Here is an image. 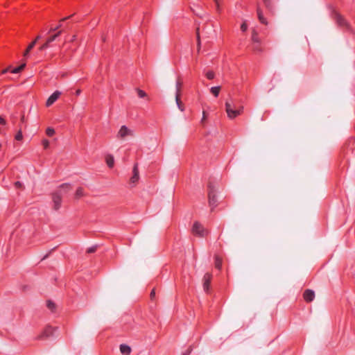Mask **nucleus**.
Instances as JSON below:
<instances>
[{
  "label": "nucleus",
  "mask_w": 355,
  "mask_h": 355,
  "mask_svg": "<svg viewBox=\"0 0 355 355\" xmlns=\"http://www.w3.org/2000/svg\"><path fill=\"white\" fill-rule=\"evenodd\" d=\"M71 190V184L64 183L61 184L59 189L52 193V200L55 210H58L61 207L62 196Z\"/></svg>",
  "instance_id": "nucleus-1"
},
{
  "label": "nucleus",
  "mask_w": 355,
  "mask_h": 355,
  "mask_svg": "<svg viewBox=\"0 0 355 355\" xmlns=\"http://www.w3.org/2000/svg\"><path fill=\"white\" fill-rule=\"evenodd\" d=\"M225 110L228 117L232 119L242 114L243 107L242 105H238L231 100V101H227L225 103Z\"/></svg>",
  "instance_id": "nucleus-2"
},
{
  "label": "nucleus",
  "mask_w": 355,
  "mask_h": 355,
  "mask_svg": "<svg viewBox=\"0 0 355 355\" xmlns=\"http://www.w3.org/2000/svg\"><path fill=\"white\" fill-rule=\"evenodd\" d=\"M207 189L209 205L211 207V210H213L217 206L216 188L215 186L211 182H209Z\"/></svg>",
  "instance_id": "nucleus-3"
},
{
  "label": "nucleus",
  "mask_w": 355,
  "mask_h": 355,
  "mask_svg": "<svg viewBox=\"0 0 355 355\" xmlns=\"http://www.w3.org/2000/svg\"><path fill=\"white\" fill-rule=\"evenodd\" d=\"M192 232L193 234L204 237L208 234V231L203 227L199 222H195L193 225Z\"/></svg>",
  "instance_id": "nucleus-4"
},
{
  "label": "nucleus",
  "mask_w": 355,
  "mask_h": 355,
  "mask_svg": "<svg viewBox=\"0 0 355 355\" xmlns=\"http://www.w3.org/2000/svg\"><path fill=\"white\" fill-rule=\"evenodd\" d=\"M334 18L338 26L346 29L349 28L347 21L339 13L335 12L334 15Z\"/></svg>",
  "instance_id": "nucleus-5"
},
{
  "label": "nucleus",
  "mask_w": 355,
  "mask_h": 355,
  "mask_svg": "<svg viewBox=\"0 0 355 355\" xmlns=\"http://www.w3.org/2000/svg\"><path fill=\"white\" fill-rule=\"evenodd\" d=\"M133 131L129 129L126 125H122L117 133V137L123 139L127 136H133Z\"/></svg>",
  "instance_id": "nucleus-6"
},
{
  "label": "nucleus",
  "mask_w": 355,
  "mask_h": 355,
  "mask_svg": "<svg viewBox=\"0 0 355 355\" xmlns=\"http://www.w3.org/2000/svg\"><path fill=\"white\" fill-rule=\"evenodd\" d=\"M55 329L51 327H46L41 334L37 336L38 340L46 339L53 335Z\"/></svg>",
  "instance_id": "nucleus-7"
},
{
  "label": "nucleus",
  "mask_w": 355,
  "mask_h": 355,
  "mask_svg": "<svg viewBox=\"0 0 355 355\" xmlns=\"http://www.w3.org/2000/svg\"><path fill=\"white\" fill-rule=\"evenodd\" d=\"M139 169L138 164H135L133 166L132 169V176L130 178V182L132 184H135L139 180Z\"/></svg>",
  "instance_id": "nucleus-8"
},
{
  "label": "nucleus",
  "mask_w": 355,
  "mask_h": 355,
  "mask_svg": "<svg viewBox=\"0 0 355 355\" xmlns=\"http://www.w3.org/2000/svg\"><path fill=\"white\" fill-rule=\"evenodd\" d=\"M61 95V92L59 91L54 92L47 99L46 105L47 107L51 106L52 104H53L57 99L60 97Z\"/></svg>",
  "instance_id": "nucleus-9"
},
{
  "label": "nucleus",
  "mask_w": 355,
  "mask_h": 355,
  "mask_svg": "<svg viewBox=\"0 0 355 355\" xmlns=\"http://www.w3.org/2000/svg\"><path fill=\"white\" fill-rule=\"evenodd\" d=\"M212 279V275L211 273L207 272L205 274L202 279V285L203 288H209L210 282Z\"/></svg>",
  "instance_id": "nucleus-10"
},
{
  "label": "nucleus",
  "mask_w": 355,
  "mask_h": 355,
  "mask_svg": "<svg viewBox=\"0 0 355 355\" xmlns=\"http://www.w3.org/2000/svg\"><path fill=\"white\" fill-rule=\"evenodd\" d=\"M303 297L307 302H311L315 297V293L313 290H305L303 293Z\"/></svg>",
  "instance_id": "nucleus-11"
},
{
  "label": "nucleus",
  "mask_w": 355,
  "mask_h": 355,
  "mask_svg": "<svg viewBox=\"0 0 355 355\" xmlns=\"http://www.w3.org/2000/svg\"><path fill=\"white\" fill-rule=\"evenodd\" d=\"M257 17H258L259 21L264 25H267L268 24L267 19L263 16V11L261 10V9L260 8L259 6H258L257 8Z\"/></svg>",
  "instance_id": "nucleus-12"
},
{
  "label": "nucleus",
  "mask_w": 355,
  "mask_h": 355,
  "mask_svg": "<svg viewBox=\"0 0 355 355\" xmlns=\"http://www.w3.org/2000/svg\"><path fill=\"white\" fill-rule=\"evenodd\" d=\"M119 349L123 355H130L132 351L130 347L125 344H121L119 346Z\"/></svg>",
  "instance_id": "nucleus-13"
},
{
  "label": "nucleus",
  "mask_w": 355,
  "mask_h": 355,
  "mask_svg": "<svg viewBox=\"0 0 355 355\" xmlns=\"http://www.w3.org/2000/svg\"><path fill=\"white\" fill-rule=\"evenodd\" d=\"M222 263H223V261H222V259L218 256V255H216L215 256V268L219 270H221L222 268Z\"/></svg>",
  "instance_id": "nucleus-14"
},
{
  "label": "nucleus",
  "mask_w": 355,
  "mask_h": 355,
  "mask_svg": "<svg viewBox=\"0 0 355 355\" xmlns=\"http://www.w3.org/2000/svg\"><path fill=\"white\" fill-rule=\"evenodd\" d=\"M252 50L255 53H261V52H262L263 49H262V47H261V42L252 43Z\"/></svg>",
  "instance_id": "nucleus-15"
},
{
  "label": "nucleus",
  "mask_w": 355,
  "mask_h": 355,
  "mask_svg": "<svg viewBox=\"0 0 355 355\" xmlns=\"http://www.w3.org/2000/svg\"><path fill=\"white\" fill-rule=\"evenodd\" d=\"M175 101H176V104H177L178 108L181 111H184V105L182 104V101L180 100V94H175Z\"/></svg>",
  "instance_id": "nucleus-16"
},
{
  "label": "nucleus",
  "mask_w": 355,
  "mask_h": 355,
  "mask_svg": "<svg viewBox=\"0 0 355 355\" xmlns=\"http://www.w3.org/2000/svg\"><path fill=\"white\" fill-rule=\"evenodd\" d=\"M106 163H107V166H109V168H112L114 166V157L111 155H108L106 157Z\"/></svg>",
  "instance_id": "nucleus-17"
},
{
  "label": "nucleus",
  "mask_w": 355,
  "mask_h": 355,
  "mask_svg": "<svg viewBox=\"0 0 355 355\" xmlns=\"http://www.w3.org/2000/svg\"><path fill=\"white\" fill-rule=\"evenodd\" d=\"M263 2L270 12L273 11L274 6L271 0H263Z\"/></svg>",
  "instance_id": "nucleus-18"
},
{
  "label": "nucleus",
  "mask_w": 355,
  "mask_h": 355,
  "mask_svg": "<svg viewBox=\"0 0 355 355\" xmlns=\"http://www.w3.org/2000/svg\"><path fill=\"white\" fill-rule=\"evenodd\" d=\"M251 40H252V43L261 42V40L259 37L258 33H257V31L254 29L252 32Z\"/></svg>",
  "instance_id": "nucleus-19"
},
{
  "label": "nucleus",
  "mask_w": 355,
  "mask_h": 355,
  "mask_svg": "<svg viewBox=\"0 0 355 355\" xmlns=\"http://www.w3.org/2000/svg\"><path fill=\"white\" fill-rule=\"evenodd\" d=\"M85 196V193H84V190L82 187H78L76 191V193H75V198L76 199H79L81 197L84 196Z\"/></svg>",
  "instance_id": "nucleus-20"
},
{
  "label": "nucleus",
  "mask_w": 355,
  "mask_h": 355,
  "mask_svg": "<svg viewBox=\"0 0 355 355\" xmlns=\"http://www.w3.org/2000/svg\"><path fill=\"white\" fill-rule=\"evenodd\" d=\"M220 91V86L212 87L210 89V92H211V94H212L215 97H218V96Z\"/></svg>",
  "instance_id": "nucleus-21"
},
{
  "label": "nucleus",
  "mask_w": 355,
  "mask_h": 355,
  "mask_svg": "<svg viewBox=\"0 0 355 355\" xmlns=\"http://www.w3.org/2000/svg\"><path fill=\"white\" fill-rule=\"evenodd\" d=\"M182 87V82L180 78H178L176 81V93H175V94L180 95Z\"/></svg>",
  "instance_id": "nucleus-22"
},
{
  "label": "nucleus",
  "mask_w": 355,
  "mask_h": 355,
  "mask_svg": "<svg viewBox=\"0 0 355 355\" xmlns=\"http://www.w3.org/2000/svg\"><path fill=\"white\" fill-rule=\"evenodd\" d=\"M71 17V16H69V17H64V18L60 20V22L59 25H58L57 26H55V27H54V28H50V30H49V33L55 32V31H58V29L62 26V24H61V22H62V21H65V20H67V19H69Z\"/></svg>",
  "instance_id": "nucleus-23"
},
{
  "label": "nucleus",
  "mask_w": 355,
  "mask_h": 355,
  "mask_svg": "<svg viewBox=\"0 0 355 355\" xmlns=\"http://www.w3.org/2000/svg\"><path fill=\"white\" fill-rule=\"evenodd\" d=\"M36 44V40L33 41L27 47L26 51L24 52V55L27 56V55L29 53V52L33 49Z\"/></svg>",
  "instance_id": "nucleus-24"
},
{
  "label": "nucleus",
  "mask_w": 355,
  "mask_h": 355,
  "mask_svg": "<svg viewBox=\"0 0 355 355\" xmlns=\"http://www.w3.org/2000/svg\"><path fill=\"white\" fill-rule=\"evenodd\" d=\"M62 33V31H58V33H56L55 34H54L53 35L49 37L47 40H46V42L50 44L52 42H53Z\"/></svg>",
  "instance_id": "nucleus-25"
},
{
  "label": "nucleus",
  "mask_w": 355,
  "mask_h": 355,
  "mask_svg": "<svg viewBox=\"0 0 355 355\" xmlns=\"http://www.w3.org/2000/svg\"><path fill=\"white\" fill-rule=\"evenodd\" d=\"M26 64H21L20 66L17 67H15L13 69H12L10 71L11 73H19L21 70H23V69L25 67Z\"/></svg>",
  "instance_id": "nucleus-26"
},
{
  "label": "nucleus",
  "mask_w": 355,
  "mask_h": 355,
  "mask_svg": "<svg viewBox=\"0 0 355 355\" xmlns=\"http://www.w3.org/2000/svg\"><path fill=\"white\" fill-rule=\"evenodd\" d=\"M46 306L47 307L52 311H53L55 309V304L51 301V300H47L46 302Z\"/></svg>",
  "instance_id": "nucleus-27"
},
{
  "label": "nucleus",
  "mask_w": 355,
  "mask_h": 355,
  "mask_svg": "<svg viewBox=\"0 0 355 355\" xmlns=\"http://www.w3.org/2000/svg\"><path fill=\"white\" fill-rule=\"evenodd\" d=\"M205 76L207 79L209 80H212L214 78V76H215V74H214V72L212 71H208L206 73H205Z\"/></svg>",
  "instance_id": "nucleus-28"
},
{
  "label": "nucleus",
  "mask_w": 355,
  "mask_h": 355,
  "mask_svg": "<svg viewBox=\"0 0 355 355\" xmlns=\"http://www.w3.org/2000/svg\"><path fill=\"white\" fill-rule=\"evenodd\" d=\"M46 134L49 136V137H52L54 134H55V130L53 128H46Z\"/></svg>",
  "instance_id": "nucleus-29"
},
{
  "label": "nucleus",
  "mask_w": 355,
  "mask_h": 355,
  "mask_svg": "<svg viewBox=\"0 0 355 355\" xmlns=\"http://www.w3.org/2000/svg\"><path fill=\"white\" fill-rule=\"evenodd\" d=\"M137 94L139 98H144L146 96V93L141 89H137Z\"/></svg>",
  "instance_id": "nucleus-30"
},
{
  "label": "nucleus",
  "mask_w": 355,
  "mask_h": 355,
  "mask_svg": "<svg viewBox=\"0 0 355 355\" xmlns=\"http://www.w3.org/2000/svg\"><path fill=\"white\" fill-rule=\"evenodd\" d=\"M23 138L22 132L19 130L18 132L15 135V139L17 141H21Z\"/></svg>",
  "instance_id": "nucleus-31"
},
{
  "label": "nucleus",
  "mask_w": 355,
  "mask_h": 355,
  "mask_svg": "<svg viewBox=\"0 0 355 355\" xmlns=\"http://www.w3.org/2000/svg\"><path fill=\"white\" fill-rule=\"evenodd\" d=\"M196 36H197L198 47V49H200V39L199 28H197Z\"/></svg>",
  "instance_id": "nucleus-32"
},
{
  "label": "nucleus",
  "mask_w": 355,
  "mask_h": 355,
  "mask_svg": "<svg viewBox=\"0 0 355 355\" xmlns=\"http://www.w3.org/2000/svg\"><path fill=\"white\" fill-rule=\"evenodd\" d=\"M248 29V24H246L245 21H244L241 25V30L243 31V32H245Z\"/></svg>",
  "instance_id": "nucleus-33"
},
{
  "label": "nucleus",
  "mask_w": 355,
  "mask_h": 355,
  "mask_svg": "<svg viewBox=\"0 0 355 355\" xmlns=\"http://www.w3.org/2000/svg\"><path fill=\"white\" fill-rule=\"evenodd\" d=\"M42 145L45 149L49 148V141L47 139L42 140Z\"/></svg>",
  "instance_id": "nucleus-34"
},
{
  "label": "nucleus",
  "mask_w": 355,
  "mask_h": 355,
  "mask_svg": "<svg viewBox=\"0 0 355 355\" xmlns=\"http://www.w3.org/2000/svg\"><path fill=\"white\" fill-rule=\"evenodd\" d=\"M49 46V44L46 41V42L40 46V50L43 51L44 49H47Z\"/></svg>",
  "instance_id": "nucleus-35"
},
{
  "label": "nucleus",
  "mask_w": 355,
  "mask_h": 355,
  "mask_svg": "<svg viewBox=\"0 0 355 355\" xmlns=\"http://www.w3.org/2000/svg\"><path fill=\"white\" fill-rule=\"evenodd\" d=\"M96 250V246H92L87 250V253H93Z\"/></svg>",
  "instance_id": "nucleus-36"
},
{
  "label": "nucleus",
  "mask_w": 355,
  "mask_h": 355,
  "mask_svg": "<svg viewBox=\"0 0 355 355\" xmlns=\"http://www.w3.org/2000/svg\"><path fill=\"white\" fill-rule=\"evenodd\" d=\"M207 119V114H206V112L205 111H203L202 112V118L201 119V123L203 124L205 123V121Z\"/></svg>",
  "instance_id": "nucleus-37"
},
{
  "label": "nucleus",
  "mask_w": 355,
  "mask_h": 355,
  "mask_svg": "<svg viewBox=\"0 0 355 355\" xmlns=\"http://www.w3.org/2000/svg\"><path fill=\"white\" fill-rule=\"evenodd\" d=\"M6 123V121L5 119L3 116H0V124L5 125Z\"/></svg>",
  "instance_id": "nucleus-38"
},
{
  "label": "nucleus",
  "mask_w": 355,
  "mask_h": 355,
  "mask_svg": "<svg viewBox=\"0 0 355 355\" xmlns=\"http://www.w3.org/2000/svg\"><path fill=\"white\" fill-rule=\"evenodd\" d=\"M191 347H189L185 352L182 354V355H189L190 353L191 352Z\"/></svg>",
  "instance_id": "nucleus-39"
},
{
  "label": "nucleus",
  "mask_w": 355,
  "mask_h": 355,
  "mask_svg": "<svg viewBox=\"0 0 355 355\" xmlns=\"http://www.w3.org/2000/svg\"><path fill=\"white\" fill-rule=\"evenodd\" d=\"M155 296V290H152V291L150 292V297L151 300H153Z\"/></svg>",
  "instance_id": "nucleus-40"
},
{
  "label": "nucleus",
  "mask_w": 355,
  "mask_h": 355,
  "mask_svg": "<svg viewBox=\"0 0 355 355\" xmlns=\"http://www.w3.org/2000/svg\"><path fill=\"white\" fill-rule=\"evenodd\" d=\"M15 185L16 187L19 188L22 186V184L20 182L17 181L15 183Z\"/></svg>",
  "instance_id": "nucleus-41"
},
{
  "label": "nucleus",
  "mask_w": 355,
  "mask_h": 355,
  "mask_svg": "<svg viewBox=\"0 0 355 355\" xmlns=\"http://www.w3.org/2000/svg\"><path fill=\"white\" fill-rule=\"evenodd\" d=\"M8 71H10V68H9V67H8V68L4 69L3 70H2L1 73H2V74H5V73H7V72H8Z\"/></svg>",
  "instance_id": "nucleus-42"
},
{
  "label": "nucleus",
  "mask_w": 355,
  "mask_h": 355,
  "mask_svg": "<svg viewBox=\"0 0 355 355\" xmlns=\"http://www.w3.org/2000/svg\"><path fill=\"white\" fill-rule=\"evenodd\" d=\"M215 1V3H216V6L217 7V9L218 10L219 9V3H218V0H214Z\"/></svg>",
  "instance_id": "nucleus-43"
},
{
  "label": "nucleus",
  "mask_w": 355,
  "mask_h": 355,
  "mask_svg": "<svg viewBox=\"0 0 355 355\" xmlns=\"http://www.w3.org/2000/svg\"><path fill=\"white\" fill-rule=\"evenodd\" d=\"M80 93H81V90L79 89L76 91V95H77V96L80 95Z\"/></svg>",
  "instance_id": "nucleus-44"
},
{
  "label": "nucleus",
  "mask_w": 355,
  "mask_h": 355,
  "mask_svg": "<svg viewBox=\"0 0 355 355\" xmlns=\"http://www.w3.org/2000/svg\"><path fill=\"white\" fill-rule=\"evenodd\" d=\"M51 252H49V253H47L42 259V260H44L46 259L50 254Z\"/></svg>",
  "instance_id": "nucleus-45"
},
{
  "label": "nucleus",
  "mask_w": 355,
  "mask_h": 355,
  "mask_svg": "<svg viewBox=\"0 0 355 355\" xmlns=\"http://www.w3.org/2000/svg\"><path fill=\"white\" fill-rule=\"evenodd\" d=\"M40 37H41L40 35H38V36H37V37L35 38V40H36V42H37L38 40L40 39Z\"/></svg>",
  "instance_id": "nucleus-46"
},
{
  "label": "nucleus",
  "mask_w": 355,
  "mask_h": 355,
  "mask_svg": "<svg viewBox=\"0 0 355 355\" xmlns=\"http://www.w3.org/2000/svg\"><path fill=\"white\" fill-rule=\"evenodd\" d=\"M24 116H23L21 117V121H24Z\"/></svg>",
  "instance_id": "nucleus-47"
}]
</instances>
